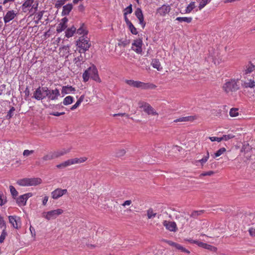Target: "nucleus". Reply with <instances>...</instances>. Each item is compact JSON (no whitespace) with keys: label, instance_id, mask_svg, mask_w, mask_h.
I'll return each instance as SVG.
<instances>
[{"label":"nucleus","instance_id":"obj_1","mask_svg":"<svg viewBox=\"0 0 255 255\" xmlns=\"http://www.w3.org/2000/svg\"><path fill=\"white\" fill-rule=\"evenodd\" d=\"M222 88L226 93L237 91L240 89L239 79H231L226 81Z\"/></svg>","mask_w":255,"mask_h":255},{"label":"nucleus","instance_id":"obj_2","mask_svg":"<svg viewBox=\"0 0 255 255\" xmlns=\"http://www.w3.org/2000/svg\"><path fill=\"white\" fill-rule=\"evenodd\" d=\"M42 180L39 178H25L17 181V183L22 186H36L40 184Z\"/></svg>","mask_w":255,"mask_h":255},{"label":"nucleus","instance_id":"obj_3","mask_svg":"<svg viewBox=\"0 0 255 255\" xmlns=\"http://www.w3.org/2000/svg\"><path fill=\"white\" fill-rule=\"evenodd\" d=\"M125 82L130 86L141 88L142 89H153L155 87L153 84L145 83L139 81H134L133 80H126Z\"/></svg>","mask_w":255,"mask_h":255},{"label":"nucleus","instance_id":"obj_4","mask_svg":"<svg viewBox=\"0 0 255 255\" xmlns=\"http://www.w3.org/2000/svg\"><path fill=\"white\" fill-rule=\"evenodd\" d=\"M64 211L61 208L51 210L48 212H44L42 214V217L47 220L55 219L58 216L63 214Z\"/></svg>","mask_w":255,"mask_h":255},{"label":"nucleus","instance_id":"obj_5","mask_svg":"<svg viewBox=\"0 0 255 255\" xmlns=\"http://www.w3.org/2000/svg\"><path fill=\"white\" fill-rule=\"evenodd\" d=\"M77 45L85 52L88 50L91 46L89 40L87 37H85L84 35L81 36L78 41H77Z\"/></svg>","mask_w":255,"mask_h":255},{"label":"nucleus","instance_id":"obj_6","mask_svg":"<svg viewBox=\"0 0 255 255\" xmlns=\"http://www.w3.org/2000/svg\"><path fill=\"white\" fill-rule=\"evenodd\" d=\"M138 104L139 108L142 109L144 112L148 115H151L152 116L158 115V113L148 103L140 101Z\"/></svg>","mask_w":255,"mask_h":255},{"label":"nucleus","instance_id":"obj_7","mask_svg":"<svg viewBox=\"0 0 255 255\" xmlns=\"http://www.w3.org/2000/svg\"><path fill=\"white\" fill-rule=\"evenodd\" d=\"M46 90H47L46 87H39L34 92L32 98L38 101L45 99L46 97L45 96Z\"/></svg>","mask_w":255,"mask_h":255},{"label":"nucleus","instance_id":"obj_8","mask_svg":"<svg viewBox=\"0 0 255 255\" xmlns=\"http://www.w3.org/2000/svg\"><path fill=\"white\" fill-rule=\"evenodd\" d=\"M60 95V92L58 89L56 88L54 90H49L47 88L45 96H46V97H47L49 100H56Z\"/></svg>","mask_w":255,"mask_h":255},{"label":"nucleus","instance_id":"obj_9","mask_svg":"<svg viewBox=\"0 0 255 255\" xmlns=\"http://www.w3.org/2000/svg\"><path fill=\"white\" fill-rule=\"evenodd\" d=\"M90 78L98 83H101V80L98 74V70L95 66H92L88 68Z\"/></svg>","mask_w":255,"mask_h":255},{"label":"nucleus","instance_id":"obj_10","mask_svg":"<svg viewBox=\"0 0 255 255\" xmlns=\"http://www.w3.org/2000/svg\"><path fill=\"white\" fill-rule=\"evenodd\" d=\"M38 5V2L34 1V0H26L22 5V7L23 9L31 6V11L34 13L37 10Z\"/></svg>","mask_w":255,"mask_h":255},{"label":"nucleus","instance_id":"obj_11","mask_svg":"<svg viewBox=\"0 0 255 255\" xmlns=\"http://www.w3.org/2000/svg\"><path fill=\"white\" fill-rule=\"evenodd\" d=\"M142 40L140 38L136 39L132 43L131 49L137 54L142 52Z\"/></svg>","mask_w":255,"mask_h":255},{"label":"nucleus","instance_id":"obj_12","mask_svg":"<svg viewBox=\"0 0 255 255\" xmlns=\"http://www.w3.org/2000/svg\"><path fill=\"white\" fill-rule=\"evenodd\" d=\"M242 87L244 88L253 89L255 87V81L254 77H251L244 80H242Z\"/></svg>","mask_w":255,"mask_h":255},{"label":"nucleus","instance_id":"obj_13","mask_svg":"<svg viewBox=\"0 0 255 255\" xmlns=\"http://www.w3.org/2000/svg\"><path fill=\"white\" fill-rule=\"evenodd\" d=\"M8 219L9 223L15 229H18L21 226L20 218L16 216H9Z\"/></svg>","mask_w":255,"mask_h":255},{"label":"nucleus","instance_id":"obj_14","mask_svg":"<svg viewBox=\"0 0 255 255\" xmlns=\"http://www.w3.org/2000/svg\"><path fill=\"white\" fill-rule=\"evenodd\" d=\"M67 193V189L57 188L51 192V196L53 199H57Z\"/></svg>","mask_w":255,"mask_h":255},{"label":"nucleus","instance_id":"obj_15","mask_svg":"<svg viewBox=\"0 0 255 255\" xmlns=\"http://www.w3.org/2000/svg\"><path fill=\"white\" fill-rule=\"evenodd\" d=\"M32 196V193H28L20 196L16 200L19 206H24L26 204L27 199Z\"/></svg>","mask_w":255,"mask_h":255},{"label":"nucleus","instance_id":"obj_16","mask_svg":"<svg viewBox=\"0 0 255 255\" xmlns=\"http://www.w3.org/2000/svg\"><path fill=\"white\" fill-rule=\"evenodd\" d=\"M162 241L165 243H166L169 245H170L173 247H174L175 249L181 251L182 252L187 253L188 254L189 253V252L187 250H186L185 248L182 247L180 244L174 243L171 241H168V240H163Z\"/></svg>","mask_w":255,"mask_h":255},{"label":"nucleus","instance_id":"obj_17","mask_svg":"<svg viewBox=\"0 0 255 255\" xmlns=\"http://www.w3.org/2000/svg\"><path fill=\"white\" fill-rule=\"evenodd\" d=\"M71 150L70 148H62L58 150H56L54 151H53L52 152L53 153V155L54 156V158H57L60 156H62L65 154H66L67 153H69Z\"/></svg>","mask_w":255,"mask_h":255},{"label":"nucleus","instance_id":"obj_18","mask_svg":"<svg viewBox=\"0 0 255 255\" xmlns=\"http://www.w3.org/2000/svg\"><path fill=\"white\" fill-rule=\"evenodd\" d=\"M163 225L167 230L171 232H176L177 230L176 224L174 222L164 221Z\"/></svg>","mask_w":255,"mask_h":255},{"label":"nucleus","instance_id":"obj_19","mask_svg":"<svg viewBox=\"0 0 255 255\" xmlns=\"http://www.w3.org/2000/svg\"><path fill=\"white\" fill-rule=\"evenodd\" d=\"M135 15L139 20V23L144 28L145 23L144 21V17L142 10L140 8H138L135 11Z\"/></svg>","mask_w":255,"mask_h":255},{"label":"nucleus","instance_id":"obj_20","mask_svg":"<svg viewBox=\"0 0 255 255\" xmlns=\"http://www.w3.org/2000/svg\"><path fill=\"white\" fill-rule=\"evenodd\" d=\"M67 22L68 19L66 17H64L61 19L60 22L57 26L56 31L58 33L61 32L66 29V28L67 27Z\"/></svg>","mask_w":255,"mask_h":255},{"label":"nucleus","instance_id":"obj_21","mask_svg":"<svg viewBox=\"0 0 255 255\" xmlns=\"http://www.w3.org/2000/svg\"><path fill=\"white\" fill-rule=\"evenodd\" d=\"M171 8L168 5H163L157 9V13L160 16H165L166 14L168 13Z\"/></svg>","mask_w":255,"mask_h":255},{"label":"nucleus","instance_id":"obj_22","mask_svg":"<svg viewBox=\"0 0 255 255\" xmlns=\"http://www.w3.org/2000/svg\"><path fill=\"white\" fill-rule=\"evenodd\" d=\"M16 15V13L13 10L8 11L3 17V20L5 23L13 19Z\"/></svg>","mask_w":255,"mask_h":255},{"label":"nucleus","instance_id":"obj_23","mask_svg":"<svg viewBox=\"0 0 255 255\" xmlns=\"http://www.w3.org/2000/svg\"><path fill=\"white\" fill-rule=\"evenodd\" d=\"M87 160V158L86 157H82L80 158H75L68 159L69 166L76 164H80L84 162Z\"/></svg>","mask_w":255,"mask_h":255},{"label":"nucleus","instance_id":"obj_24","mask_svg":"<svg viewBox=\"0 0 255 255\" xmlns=\"http://www.w3.org/2000/svg\"><path fill=\"white\" fill-rule=\"evenodd\" d=\"M76 91L75 88L71 86H64L62 87L61 93L63 95H66L73 93Z\"/></svg>","mask_w":255,"mask_h":255},{"label":"nucleus","instance_id":"obj_25","mask_svg":"<svg viewBox=\"0 0 255 255\" xmlns=\"http://www.w3.org/2000/svg\"><path fill=\"white\" fill-rule=\"evenodd\" d=\"M196 119L195 116H187L181 117L174 121V123L192 122Z\"/></svg>","mask_w":255,"mask_h":255},{"label":"nucleus","instance_id":"obj_26","mask_svg":"<svg viewBox=\"0 0 255 255\" xmlns=\"http://www.w3.org/2000/svg\"><path fill=\"white\" fill-rule=\"evenodd\" d=\"M209 158V153L207 151L206 155H204V157L200 159L195 160L194 162V164L196 165H198V163H200L202 166L204 165V164L208 161Z\"/></svg>","mask_w":255,"mask_h":255},{"label":"nucleus","instance_id":"obj_27","mask_svg":"<svg viewBox=\"0 0 255 255\" xmlns=\"http://www.w3.org/2000/svg\"><path fill=\"white\" fill-rule=\"evenodd\" d=\"M73 8V5L71 3H68L63 7L62 13L64 15H66L69 14L70 12Z\"/></svg>","mask_w":255,"mask_h":255},{"label":"nucleus","instance_id":"obj_28","mask_svg":"<svg viewBox=\"0 0 255 255\" xmlns=\"http://www.w3.org/2000/svg\"><path fill=\"white\" fill-rule=\"evenodd\" d=\"M76 28L74 26H72L70 28H68L65 32L66 37L69 38L72 37L74 33L76 32Z\"/></svg>","mask_w":255,"mask_h":255},{"label":"nucleus","instance_id":"obj_29","mask_svg":"<svg viewBox=\"0 0 255 255\" xmlns=\"http://www.w3.org/2000/svg\"><path fill=\"white\" fill-rule=\"evenodd\" d=\"M151 64L154 68L156 69L158 71H160L162 69L160 63L158 59H152Z\"/></svg>","mask_w":255,"mask_h":255},{"label":"nucleus","instance_id":"obj_30","mask_svg":"<svg viewBox=\"0 0 255 255\" xmlns=\"http://www.w3.org/2000/svg\"><path fill=\"white\" fill-rule=\"evenodd\" d=\"M192 18L191 17H177L176 20L179 22H185L186 23H190L192 21Z\"/></svg>","mask_w":255,"mask_h":255},{"label":"nucleus","instance_id":"obj_31","mask_svg":"<svg viewBox=\"0 0 255 255\" xmlns=\"http://www.w3.org/2000/svg\"><path fill=\"white\" fill-rule=\"evenodd\" d=\"M74 101V98L73 97L68 96L66 97L63 101V104L64 105H68L72 104Z\"/></svg>","mask_w":255,"mask_h":255},{"label":"nucleus","instance_id":"obj_32","mask_svg":"<svg viewBox=\"0 0 255 255\" xmlns=\"http://www.w3.org/2000/svg\"><path fill=\"white\" fill-rule=\"evenodd\" d=\"M54 159H55V158L52 151L49 152L42 158V160L44 161L51 160Z\"/></svg>","mask_w":255,"mask_h":255},{"label":"nucleus","instance_id":"obj_33","mask_svg":"<svg viewBox=\"0 0 255 255\" xmlns=\"http://www.w3.org/2000/svg\"><path fill=\"white\" fill-rule=\"evenodd\" d=\"M211 1V0H198V1L199 2V9L200 10L202 9Z\"/></svg>","mask_w":255,"mask_h":255},{"label":"nucleus","instance_id":"obj_34","mask_svg":"<svg viewBox=\"0 0 255 255\" xmlns=\"http://www.w3.org/2000/svg\"><path fill=\"white\" fill-rule=\"evenodd\" d=\"M77 33L79 34H83L84 36L87 34L88 31L86 30L84 24L77 29Z\"/></svg>","mask_w":255,"mask_h":255},{"label":"nucleus","instance_id":"obj_35","mask_svg":"<svg viewBox=\"0 0 255 255\" xmlns=\"http://www.w3.org/2000/svg\"><path fill=\"white\" fill-rule=\"evenodd\" d=\"M255 69V65L250 62L247 66L245 70L246 73H250L253 72Z\"/></svg>","mask_w":255,"mask_h":255},{"label":"nucleus","instance_id":"obj_36","mask_svg":"<svg viewBox=\"0 0 255 255\" xmlns=\"http://www.w3.org/2000/svg\"><path fill=\"white\" fill-rule=\"evenodd\" d=\"M195 2H191L186 8L185 9V13H190L195 7Z\"/></svg>","mask_w":255,"mask_h":255},{"label":"nucleus","instance_id":"obj_37","mask_svg":"<svg viewBox=\"0 0 255 255\" xmlns=\"http://www.w3.org/2000/svg\"><path fill=\"white\" fill-rule=\"evenodd\" d=\"M226 151V149L225 147H222L220 148L219 150H218L216 152L214 153L213 155V157L216 158L217 157L222 154H223L225 151Z\"/></svg>","mask_w":255,"mask_h":255},{"label":"nucleus","instance_id":"obj_38","mask_svg":"<svg viewBox=\"0 0 255 255\" xmlns=\"http://www.w3.org/2000/svg\"><path fill=\"white\" fill-rule=\"evenodd\" d=\"M156 215V213L154 212L151 208L149 209L147 211V216L148 219L154 218Z\"/></svg>","mask_w":255,"mask_h":255},{"label":"nucleus","instance_id":"obj_39","mask_svg":"<svg viewBox=\"0 0 255 255\" xmlns=\"http://www.w3.org/2000/svg\"><path fill=\"white\" fill-rule=\"evenodd\" d=\"M83 60V57L81 55L78 56L74 59V62L77 66L80 67L82 65L81 62Z\"/></svg>","mask_w":255,"mask_h":255},{"label":"nucleus","instance_id":"obj_40","mask_svg":"<svg viewBox=\"0 0 255 255\" xmlns=\"http://www.w3.org/2000/svg\"><path fill=\"white\" fill-rule=\"evenodd\" d=\"M69 166L68 160L56 165V167L59 169H63Z\"/></svg>","mask_w":255,"mask_h":255},{"label":"nucleus","instance_id":"obj_41","mask_svg":"<svg viewBox=\"0 0 255 255\" xmlns=\"http://www.w3.org/2000/svg\"><path fill=\"white\" fill-rule=\"evenodd\" d=\"M128 28L130 30L131 33L133 34L136 35L137 34V31L136 28L134 26V25L131 23L128 25Z\"/></svg>","mask_w":255,"mask_h":255},{"label":"nucleus","instance_id":"obj_42","mask_svg":"<svg viewBox=\"0 0 255 255\" xmlns=\"http://www.w3.org/2000/svg\"><path fill=\"white\" fill-rule=\"evenodd\" d=\"M9 190L13 197L15 198L17 196L18 192L13 186H9Z\"/></svg>","mask_w":255,"mask_h":255},{"label":"nucleus","instance_id":"obj_43","mask_svg":"<svg viewBox=\"0 0 255 255\" xmlns=\"http://www.w3.org/2000/svg\"><path fill=\"white\" fill-rule=\"evenodd\" d=\"M90 77L88 70L85 71L83 74V78L84 82H87Z\"/></svg>","mask_w":255,"mask_h":255},{"label":"nucleus","instance_id":"obj_44","mask_svg":"<svg viewBox=\"0 0 255 255\" xmlns=\"http://www.w3.org/2000/svg\"><path fill=\"white\" fill-rule=\"evenodd\" d=\"M203 213V210L194 211L191 213L190 216L192 217H193V218H196L198 216L201 215Z\"/></svg>","mask_w":255,"mask_h":255},{"label":"nucleus","instance_id":"obj_45","mask_svg":"<svg viewBox=\"0 0 255 255\" xmlns=\"http://www.w3.org/2000/svg\"><path fill=\"white\" fill-rule=\"evenodd\" d=\"M132 12V5L130 4L124 9V15L130 14Z\"/></svg>","mask_w":255,"mask_h":255},{"label":"nucleus","instance_id":"obj_46","mask_svg":"<svg viewBox=\"0 0 255 255\" xmlns=\"http://www.w3.org/2000/svg\"><path fill=\"white\" fill-rule=\"evenodd\" d=\"M34 152V151L33 150H29L28 149H25L23 152V155L25 157H27L33 154Z\"/></svg>","mask_w":255,"mask_h":255},{"label":"nucleus","instance_id":"obj_47","mask_svg":"<svg viewBox=\"0 0 255 255\" xmlns=\"http://www.w3.org/2000/svg\"><path fill=\"white\" fill-rule=\"evenodd\" d=\"M6 201L5 197L2 193H0V205L2 206L5 204Z\"/></svg>","mask_w":255,"mask_h":255},{"label":"nucleus","instance_id":"obj_48","mask_svg":"<svg viewBox=\"0 0 255 255\" xmlns=\"http://www.w3.org/2000/svg\"><path fill=\"white\" fill-rule=\"evenodd\" d=\"M238 113L237 110L235 109H232L230 111V115L231 117H235L238 116Z\"/></svg>","mask_w":255,"mask_h":255},{"label":"nucleus","instance_id":"obj_49","mask_svg":"<svg viewBox=\"0 0 255 255\" xmlns=\"http://www.w3.org/2000/svg\"><path fill=\"white\" fill-rule=\"evenodd\" d=\"M15 110V109L14 107H12L10 110L8 111L7 114V116H6V118L8 119H10L12 116H13V112Z\"/></svg>","mask_w":255,"mask_h":255},{"label":"nucleus","instance_id":"obj_50","mask_svg":"<svg viewBox=\"0 0 255 255\" xmlns=\"http://www.w3.org/2000/svg\"><path fill=\"white\" fill-rule=\"evenodd\" d=\"M204 249H206L207 250H210L213 252H216L217 250L216 248H215L213 246H212L210 245H208L207 244H206L205 247H204Z\"/></svg>","mask_w":255,"mask_h":255},{"label":"nucleus","instance_id":"obj_51","mask_svg":"<svg viewBox=\"0 0 255 255\" xmlns=\"http://www.w3.org/2000/svg\"><path fill=\"white\" fill-rule=\"evenodd\" d=\"M6 232L4 230H3L1 234V235L0 236V242L1 243L2 242H3L5 238V237L6 236Z\"/></svg>","mask_w":255,"mask_h":255},{"label":"nucleus","instance_id":"obj_52","mask_svg":"<svg viewBox=\"0 0 255 255\" xmlns=\"http://www.w3.org/2000/svg\"><path fill=\"white\" fill-rule=\"evenodd\" d=\"M235 136L232 134H228V135H224L222 137H221L222 140H228L229 139L232 138L234 137Z\"/></svg>","mask_w":255,"mask_h":255},{"label":"nucleus","instance_id":"obj_53","mask_svg":"<svg viewBox=\"0 0 255 255\" xmlns=\"http://www.w3.org/2000/svg\"><path fill=\"white\" fill-rule=\"evenodd\" d=\"M194 244L197 245L199 247L204 248L206 246V243H203L202 242H200L199 241H195L194 242Z\"/></svg>","mask_w":255,"mask_h":255},{"label":"nucleus","instance_id":"obj_54","mask_svg":"<svg viewBox=\"0 0 255 255\" xmlns=\"http://www.w3.org/2000/svg\"><path fill=\"white\" fill-rule=\"evenodd\" d=\"M209 138L212 141H217L218 142H220L221 141H222L221 137H215V136H211V137H209Z\"/></svg>","mask_w":255,"mask_h":255},{"label":"nucleus","instance_id":"obj_55","mask_svg":"<svg viewBox=\"0 0 255 255\" xmlns=\"http://www.w3.org/2000/svg\"><path fill=\"white\" fill-rule=\"evenodd\" d=\"M214 173L213 171H209L208 172H205L201 174V176H211L213 175Z\"/></svg>","mask_w":255,"mask_h":255},{"label":"nucleus","instance_id":"obj_56","mask_svg":"<svg viewBox=\"0 0 255 255\" xmlns=\"http://www.w3.org/2000/svg\"><path fill=\"white\" fill-rule=\"evenodd\" d=\"M44 13L43 11H41L39 12H38L37 14L36 18L38 20H40L42 19L43 15Z\"/></svg>","mask_w":255,"mask_h":255},{"label":"nucleus","instance_id":"obj_57","mask_svg":"<svg viewBox=\"0 0 255 255\" xmlns=\"http://www.w3.org/2000/svg\"><path fill=\"white\" fill-rule=\"evenodd\" d=\"M80 105V104L77 101L76 103L71 107L70 110L72 111L75 110Z\"/></svg>","mask_w":255,"mask_h":255},{"label":"nucleus","instance_id":"obj_58","mask_svg":"<svg viewBox=\"0 0 255 255\" xmlns=\"http://www.w3.org/2000/svg\"><path fill=\"white\" fill-rule=\"evenodd\" d=\"M65 114L64 112H61V113H59V112H53V113H50V115H53V116H61V115H63Z\"/></svg>","mask_w":255,"mask_h":255},{"label":"nucleus","instance_id":"obj_59","mask_svg":"<svg viewBox=\"0 0 255 255\" xmlns=\"http://www.w3.org/2000/svg\"><path fill=\"white\" fill-rule=\"evenodd\" d=\"M180 220L182 224L183 225L186 222H188V218H186V217H182Z\"/></svg>","mask_w":255,"mask_h":255},{"label":"nucleus","instance_id":"obj_60","mask_svg":"<svg viewBox=\"0 0 255 255\" xmlns=\"http://www.w3.org/2000/svg\"><path fill=\"white\" fill-rule=\"evenodd\" d=\"M131 200H127L125 201L123 204L122 206L124 207H126V206H129L131 204Z\"/></svg>","mask_w":255,"mask_h":255},{"label":"nucleus","instance_id":"obj_61","mask_svg":"<svg viewBox=\"0 0 255 255\" xmlns=\"http://www.w3.org/2000/svg\"><path fill=\"white\" fill-rule=\"evenodd\" d=\"M249 231L252 236H255V228H250Z\"/></svg>","mask_w":255,"mask_h":255},{"label":"nucleus","instance_id":"obj_62","mask_svg":"<svg viewBox=\"0 0 255 255\" xmlns=\"http://www.w3.org/2000/svg\"><path fill=\"white\" fill-rule=\"evenodd\" d=\"M124 19L127 25L131 23L127 17V15H124Z\"/></svg>","mask_w":255,"mask_h":255},{"label":"nucleus","instance_id":"obj_63","mask_svg":"<svg viewBox=\"0 0 255 255\" xmlns=\"http://www.w3.org/2000/svg\"><path fill=\"white\" fill-rule=\"evenodd\" d=\"M5 85L4 84H2L0 86V95L2 94V93L3 91L5 90Z\"/></svg>","mask_w":255,"mask_h":255},{"label":"nucleus","instance_id":"obj_64","mask_svg":"<svg viewBox=\"0 0 255 255\" xmlns=\"http://www.w3.org/2000/svg\"><path fill=\"white\" fill-rule=\"evenodd\" d=\"M48 200V197L47 196H45L43 199L42 203L43 205H45L47 204V202Z\"/></svg>","mask_w":255,"mask_h":255}]
</instances>
